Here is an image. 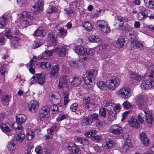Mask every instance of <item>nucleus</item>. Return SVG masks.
Listing matches in <instances>:
<instances>
[{
	"instance_id": "obj_1",
	"label": "nucleus",
	"mask_w": 154,
	"mask_h": 154,
	"mask_svg": "<svg viewBox=\"0 0 154 154\" xmlns=\"http://www.w3.org/2000/svg\"><path fill=\"white\" fill-rule=\"evenodd\" d=\"M97 74V71L93 69H90L84 72L83 78L84 81V87L86 88H91L94 84L95 77Z\"/></svg>"
},
{
	"instance_id": "obj_2",
	"label": "nucleus",
	"mask_w": 154,
	"mask_h": 154,
	"mask_svg": "<svg viewBox=\"0 0 154 154\" xmlns=\"http://www.w3.org/2000/svg\"><path fill=\"white\" fill-rule=\"evenodd\" d=\"M70 48L69 46L66 45L63 46H58L52 50L45 51V54L46 55L49 56H51L53 52H55L60 57H63L66 55Z\"/></svg>"
},
{
	"instance_id": "obj_3",
	"label": "nucleus",
	"mask_w": 154,
	"mask_h": 154,
	"mask_svg": "<svg viewBox=\"0 0 154 154\" xmlns=\"http://www.w3.org/2000/svg\"><path fill=\"white\" fill-rule=\"evenodd\" d=\"M21 17L23 19L20 23V25L22 28L27 27L33 24V17L30 12L23 11L20 14Z\"/></svg>"
},
{
	"instance_id": "obj_4",
	"label": "nucleus",
	"mask_w": 154,
	"mask_h": 154,
	"mask_svg": "<svg viewBox=\"0 0 154 154\" xmlns=\"http://www.w3.org/2000/svg\"><path fill=\"white\" fill-rule=\"evenodd\" d=\"M75 52L81 56L82 59L85 60L87 58V55L92 54L91 50L87 49L81 46H79L75 49Z\"/></svg>"
},
{
	"instance_id": "obj_5",
	"label": "nucleus",
	"mask_w": 154,
	"mask_h": 154,
	"mask_svg": "<svg viewBox=\"0 0 154 154\" xmlns=\"http://www.w3.org/2000/svg\"><path fill=\"white\" fill-rule=\"evenodd\" d=\"M148 76L151 79L149 78L141 84L140 86L143 90L147 89L154 86V71H151Z\"/></svg>"
},
{
	"instance_id": "obj_6",
	"label": "nucleus",
	"mask_w": 154,
	"mask_h": 154,
	"mask_svg": "<svg viewBox=\"0 0 154 154\" xmlns=\"http://www.w3.org/2000/svg\"><path fill=\"white\" fill-rule=\"evenodd\" d=\"M106 81L108 89L112 90L115 89L119 85V80L115 76H109Z\"/></svg>"
},
{
	"instance_id": "obj_7",
	"label": "nucleus",
	"mask_w": 154,
	"mask_h": 154,
	"mask_svg": "<svg viewBox=\"0 0 154 154\" xmlns=\"http://www.w3.org/2000/svg\"><path fill=\"white\" fill-rule=\"evenodd\" d=\"M30 84H33L37 82L43 85L45 81V75L42 73L35 74L31 79Z\"/></svg>"
},
{
	"instance_id": "obj_8",
	"label": "nucleus",
	"mask_w": 154,
	"mask_h": 154,
	"mask_svg": "<svg viewBox=\"0 0 154 154\" xmlns=\"http://www.w3.org/2000/svg\"><path fill=\"white\" fill-rule=\"evenodd\" d=\"M118 94L121 97L125 99L130 97L131 95L130 89L127 88H123L120 89Z\"/></svg>"
},
{
	"instance_id": "obj_9",
	"label": "nucleus",
	"mask_w": 154,
	"mask_h": 154,
	"mask_svg": "<svg viewBox=\"0 0 154 154\" xmlns=\"http://www.w3.org/2000/svg\"><path fill=\"white\" fill-rule=\"evenodd\" d=\"M69 76L66 75L59 76V87L60 88L66 86V85L69 82Z\"/></svg>"
},
{
	"instance_id": "obj_10",
	"label": "nucleus",
	"mask_w": 154,
	"mask_h": 154,
	"mask_svg": "<svg viewBox=\"0 0 154 154\" xmlns=\"http://www.w3.org/2000/svg\"><path fill=\"white\" fill-rule=\"evenodd\" d=\"M135 103L138 108L142 109L145 104V97L141 95H138L135 98Z\"/></svg>"
},
{
	"instance_id": "obj_11",
	"label": "nucleus",
	"mask_w": 154,
	"mask_h": 154,
	"mask_svg": "<svg viewBox=\"0 0 154 154\" xmlns=\"http://www.w3.org/2000/svg\"><path fill=\"white\" fill-rule=\"evenodd\" d=\"M58 129V125L54 124L52 126L47 130L48 134L45 136L46 139L52 138L53 137L52 133L57 131Z\"/></svg>"
},
{
	"instance_id": "obj_12",
	"label": "nucleus",
	"mask_w": 154,
	"mask_h": 154,
	"mask_svg": "<svg viewBox=\"0 0 154 154\" xmlns=\"http://www.w3.org/2000/svg\"><path fill=\"white\" fill-rule=\"evenodd\" d=\"M67 149L73 154H81V152L79 147L75 144H69L67 146Z\"/></svg>"
},
{
	"instance_id": "obj_13",
	"label": "nucleus",
	"mask_w": 154,
	"mask_h": 154,
	"mask_svg": "<svg viewBox=\"0 0 154 154\" xmlns=\"http://www.w3.org/2000/svg\"><path fill=\"white\" fill-rule=\"evenodd\" d=\"M44 5L43 1L38 0L35 5L33 6L32 8H33V10L35 12V13H36L37 12L43 9Z\"/></svg>"
},
{
	"instance_id": "obj_14",
	"label": "nucleus",
	"mask_w": 154,
	"mask_h": 154,
	"mask_svg": "<svg viewBox=\"0 0 154 154\" xmlns=\"http://www.w3.org/2000/svg\"><path fill=\"white\" fill-rule=\"evenodd\" d=\"M44 32L45 31L42 28H39L35 31L34 36L37 40H42L45 35V33Z\"/></svg>"
},
{
	"instance_id": "obj_15",
	"label": "nucleus",
	"mask_w": 154,
	"mask_h": 154,
	"mask_svg": "<svg viewBox=\"0 0 154 154\" xmlns=\"http://www.w3.org/2000/svg\"><path fill=\"white\" fill-rule=\"evenodd\" d=\"M37 60V58L35 56H34L33 58L30 61V63L27 65V67L29 69L30 72L32 74L35 73V70L33 67Z\"/></svg>"
},
{
	"instance_id": "obj_16",
	"label": "nucleus",
	"mask_w": 154,
	"mask_h": 154,
	"mask_svg": "<svg viewBox=\"0 0 154 154\" xmlns=\"http://www.w3.org/2000/svg\"><path fill=\"white\" fill-rule=\"evenodd\" d=\"M82 58L79 60H70L69 61V64L72 66L78 68L83 66L84 62Z\"/></svg>"
},
{
	"instance_id": "obj_17",
	"label": "nucleus",
	"mask_w": 154,
	"mask_h": 154,
	"mask_svg": "<svg viewBox=\"0 0 154 154\" xmlns=\"http://www.w3.org/2000/svg\"><path fill=\"white\" fill-rule=\"evenodd\" d=\"M59 70V66L57 65H55L49 72L50 77L51 78H54L55 77L57 78L58 76V72Z\"/></svg>"
},
{
	"instance_id": "obj_18",
	"label": "nucleus",
	"mask_w": 154,
	"mask_h": 154,
	"mask_svg": "<svg viewBox=\"0 0 154 154\" xmlns=\"http://www.w3.org/2000/svg\"><path fill=\"white\" fill-rule=\"evenodd\" d=\"M125 40L124 37L119 38L116 41H114L112 42L113 46L117 48H122L124 45Z\"/></svg>"
},
{
	"instance_id": "obj_19",
	"label": "nucleus",
	"mask_w": 154,
	"mask_h": 154,
	"mask_svg": "<svg viewBox=\"0 0 154 154\" xmlns=\"http://www.w3.org/2000/svg\"><path fill=\"white\" fill-rule=\"evenodd\" d=\"M129 125L134 128H137L140 127V124L137 119L134 117H130L128 119Z\"/></svg>"
},
{
	"instance_id": "obj_20",
	"label": "nucleus",
	"mask_w": 154,
	"mask_h": 154,
	"mask_svg": "<svg viewBox=\"0 0 154 154\" xmlns=\"http://www.w3.org/2000/svg\"><path fill=\"white\" fill-rule=\"evenodd\" d=\"M110 131L112 133L117 135H119L122 131V128L117 125H112Z\"/></svg>"
},
{
	"instance_id": "obj_21",
	"label": "nucleus",
	"mask_w": 154,
	"mask_h": 154,
	"mask_svg": "<svg viewBox=\"0 0 154 154\" xmlns=\"http://www.w3.org/2000/svg\"><path fill=\"white\" fill-rule=\"evenodd\" d=\"M20 123L17 121L14 122L12 126L13 129L18 133H22L23 131V127Z\"/></svg>"
},
{
	"instance_id": "obj_22",
	"label": "nucleus",
	"mask_w": 154,
	"mask_h": 154,
	"mask_svg": "<svg viewBox=\"0 0 154 154\" xmlns=\"http://www.w3.org/2000/svg\"><path fill=\"white\" fill-rule=\"evenodd\" d=\"M140 137L142 143L146 146H148L149 143V140L146 137L145 133L141 132L140 134Z\"/></svg>"
},
{
	"instance_id": "obj_23",
	"label": "nucleus",
	"mask_w": 154,
	"mask_h": 154,
	"mask_svg": "<svg viewBox=\"0 0 154 154\" xmlns=\"http://www.w3.org/2000/svg\"><path fill=\"white\" fill-rule=\"evenodd\" d=\"M48 115L45 114L40 112L38 117V119L40 121H42L43 125H41V126L42 128H44L46 126L45 121L47 119Z\"/></svg>"
},
{
	"instance_id": "obj_24",
	"label": "nucleus",
	"mask_w": 154,
	"mask_h": 154,
	"mask_svg": "<svg viewBox=\"0 0 154 154\" xmlns=\"http://www.w3.org/2000/svg\"><path fill=\"white\" fill-rule=\"evenodd\" d=\"M144 113L146 116V122L148 125H151L152 121V117L151 113L149 111H144Z\"/></svg>"
},
{
	"instance_id": "obj_25",
	"label": "nucleus",
	"mask_w": 154,
	"mask_h": 154,
	"mask_svg": "<svg viewBox=\"0 0 154 154\" xmlns=\"http://www.w3.org/2000/svg\"><path fill=\"white\" fill-rule=\"evenodd\" d=\"M8 18L6 16L3 15L0 18V28H3L6 26L7 24Z\"/></svg>"
},
{
	"instance_id": "obj_26",
	"label": "nucleus",
	"mask_w": 154,
	"mask_h": 154,
	"mask_svg": "<svg viewBox=\"0 0 154 154\" xmlns=\"http://www.w3.org/2000/svg\"><path fill=\"white\" fill-rule=\"evenodd\" d=\"M26 119V116L22 114H18L16 116L17 121L20 123L24 122Z\"/></svg>"
},
{
	"instance_id": "obj_27",
	"label": "nucleus",
	"mask_w": 154,
	"mask_h": 154,
	"mask_svg": "<svg viewBox=\"0 0 154 154\" xmlns=\"http://www.w3.org/2000/svg\"><path fill=\"white\" fill-rule=\"evenodd\" d=\"M38 108V105L36 101H33L29 106V110L32 112H34Z\"/></svg>"
},
{
	"instance_id": "obj_28",
	"label": "nucleus",
	"mask_w": 154,
	"mask_h": 154,
	"mask_svg": "<svg viewBox=\"0 0 154 154\" xmlns=\"http://www.w3.org/2000/svg\"><path fill=\"white\" fill-rule=\"evenodd\" d=\"M51 97L52 101L56 104L60 103V96L59 94L57 93L56 95L52 94L51 95Z\"/></svg>"
},
{
	"instance_id": "obj_29",
	"label": "nucleus",
	"mask_w": 154,
	"mask_h": 154,
	"mask_svg": "<svg viewBox=\"0 0 154 154\" xmlns=\"http://www.w3.org/2000/svg\"><path fill=\"white\" fill-rule=\"evenodd\" d=\"M76 140L78 142L83 145H88L89 143L88 140L84 137H77Z\"/></svg>"
},
{
	"instance_id": "obj_30",
	"label": "nucleus",
	"mask_w": 154,
	"mask_h": 154,
	"mask_svg": "<svg viewBox=\"0 0 154 154\" xmlns=\"http://www.w3.org/2000/svg\"><path fill=\"white\" fill-rule=\"evenodd\" d=\"M131 77L132 79H134L138 81H140L143 79V76L138 75L137 73L132 72L131 74Z\"/></svg>"
},
{
	"instance_id": "obj_31",
	"label": "nucleus",
	"mask_w": 154,
	"mask_h": 154,
	"mask_svg": "<svg viewBox=\"0 0 154 154\" xmlns=\"http://www.w3.org/2000/svg\"><path fill=\"white\" fill-rule=\"evenodd\" d=\"M146 6L149 8H154V0H144Z\"/></svg>"
},
{
	"instance_id": "obj_32",
	"label": "nucleus",
	"mask_w": 154,
	"mask_h": 154,
	"mask_svg": "<svg viewBox=\"0 0 154 154\" xmlns=\"http://www.w3.org/2000/svg\"><path fill=\"white\" fill-rule=\"evenodd\" d=\"M81 83V78L75 77L73 78L72 81L71 82V84L72 85L77 86L79 85Z\"/></svg>"
},
{
	"instance_id": "obj_33",
	"label": "nucleus",
	"mask_w": 154,
	"mask_h": 154,
	"mask_svg": "<svg viewBox=\"0 0 154 154\" xmlns=\"http://www.w3.org/2000/svg\"><path fill=\"white\" fill-rule=\"evenodd\" d=\"M51 63L48 62H42L40 63V67L42 69H48L51 67Z\"/></svg>"
},
{
	"instance_id": "obj_34",
	"label": "nucleus",
	"mask_w": 154,
	"mask_h": 154,
	"mask_svg": "<svg viewBox=\"0 0 154 154\" xmlns=\"http://www.w3.org/2000/svg\"><path fill=\"white\" fill-rule=\"evenodd\" d=\"M25 135L23 134H19L15 135L14 137V140L16 141L22 142L25 137Z\"/></svg>"
},
{
	"instance_id": "obj_35",
	"label": "nucleus",
	"mask_w": 154,
	"mask_h": 154,
	"mask_svg": "<svg viewBox=\"0 0 154 154\" xmlns=\"http://www.w3.org/2000/svg\"><path fill=\"white\" fill-rule=\"evenodd\" d=\"M145 115L142 113H139L137 116L138 121L141 124H145V121L144 119L145 118Z\"/></svg>"
},
{
	"instance_id": "obj_36",
	"label": "nucleus",
	"mask_w": 154,
	"mask_h": 154,
	"mask_svg": "<svg viewBox=\"0 0 154 154\" xmlns=\"http://www.w3.org/2000/svg\"><path fill=\"white\" fill-rule=\"evenodd\" d=\"M69 93L67 91H63V96L64 100V105H66L69 101L68 99Z\"/></svg>"
},
{
	"instance_id": "obj_37",
	"label": "nucleus",
	"mask_w": 154,
	"mask_h": 154,
	"mask_svg": "<svg viewBox=\"0 0 154 154\" xmlns=\"http://www.w3.org/2000/svg\"><path fill=\"white\" fill-rule=\"evenodd\" d=\"M132 146V143H129L128 141L125 142L122 148L123 151L125 152L128 150L129 149L131 148Z\"/></svg>"
},
{
	"instance_id": "obj_38",
	"label": "nucleus",
	"mask_w": 154,
	"mask_h": 154,
	"mask_svg": "<svg viewBox=\"0 0 154 154\" xmlns=\"http://www.w3.org/2000/svg\"><path fill=\"white\" fill-rule=\"evenodd\" d=\"M108 118L111 120L113 121L116 119L117 117V113L116 110L115 112L111 111L108 113Z\"/></svg>"
},
{
	"instance_id": "obj_39",
	"label": "nucleus",
	"mask_w": 154,
	"mask_h": 154,
	"mask_svg": "<svg viewBox=\"0 0 154 154\" xmlns=\"http://www.w3.org/2000/svg\"><path fill=\"white\" fill-rule=\"evenodd\" d=\"M11 126L9 123L3 124L2 125V129L5 131L9 132L11 130Z\"/></svg>"
},
{
	"instance_id": "obj_40",
	"label": "nucleus",
	"mask_w": 154,
	"mask_h": 154,
	"mask_svg": "<svg viewBox=\"0 0 154 154\" xmlns=\"http://www.w3.org/2000/svg\"><path fill=\"white\" fill-rule=\"evenodd\" d=\"M15 144L13 141L10 142L8 144V149L11 152V153L12 154L14 152Z\"/></svg>"
},
{
	"instance_id": "obj_41",
	"label": "nucleus",
	"mask_w": 154,
	"mask_h": 154,
	"mask_svg": "<svg viewBox=\"0 0 154 154\" xmlns=\"http://www.w3.org/2000/svg\"><path fill=\"white\" fill-rule=\"evenodd\" d=\"M10 97L8 95H7L5 96L3 98L2 102L4 105H8L9 104V102L10 100Z\"/></svg>"
},
{
	"instance_id": "obj_42",
	"label": "nucleus",
	"mask_w": 154,
	"mask_h": 154,
	"mask_svg": "<svg viewBox=\"0 0 154 154\" xmlns=\"http://www.w3.org/2000/svg\"><path fill=\"white\" fill-rule=\"evenodd\" d=\"M83 26L86 30L91 31L92 29V26L90 23L89 22H86L82 24Z\"/></svg>"
},
{
	"instance_id": "obj_43",
	"label": "nucleus",
	"mask_w": 154,
	"mask_h": 154,
	"mask_svg": "<svg viewBox=\"0 0 154 154\" xmlns=\"http://www.w3.org/2000/svg\"><path fill=\"white\" fill-rule=\"evenodd\" d=\"M85 108L90 111H93L95 109L96 104L93 102L85 106Z\"/></svg>"
},
{
	"instance_id": "obj_44",
	"label": "nucleus",
	"mask_w": 154,
	"mask_h": 154,
	"mask_svg": "<svg viewBox=\"0 0 154 154\" xmlns=\"http://www.w3.org/2000/svg\"><path fill=\"white\" fill-rule=\"evenodd\" d=\"M93 122V120H92L89 116L85 117L83 122V124L85 125H90Z\"/></svg>"
},
{
	"instance_id": "obj_45",
	"label": "nucleus",
	"mask_w": 154,
	"mask_h": 154,
	"mask_svg": "<svg viewBox=\"0 0 154 154\" xmlns=\"http://www.w3.org/2000/svg\"><path fill=\"white\" fill-rule=\"evenodd\" d=\"M48 37L50 38L52 42H54L57 40V36L54 32L49 33L48 35Z\"/></svg>"
},
{
	"instance_id": "obj_46",
	"label": "nucleus",
	"mask_w": 154,
	"mask_h": 154,
	"mask_svg": "<svg viewBox=\"0 0 154 154\" xmlns=\"http://www.w3.org/2000/svg\"><path fill=\"white\" fill-rule=\"evenodd\" d=\"M100 29L103 32L105 33H109L110 31V27L107 23L100 28Z\"/></svg>"
},
{
	"instance_id": "obj_47",
	"label": "nucleus",
	"mask_w": 154,
	"mask_h": 154,
	"mask_svg": "<svg viewBox=\"0 0 154 154\" xmlns=\"http://www.w3.org/2000/svg\"><path fill=\"white\" fill-rule=\"evenodd\" d=\"M97 85L101 90H105L106 89V84L103 81H101L97 82Z\"/></svg>"
},
{
	"instance_id": "obj_48",
	"label": "nucleus",
	"mask_w": 154,
	"mask_h": 154,
	"mask_svg": "<svg viewBox=\"0 0 154 154\" xmlns=\"http://www.w3.org/2000/svg\"><path fill=\"white\" fill-rule=\"evenodd\" d=\"M57 11L56 8L54 6H50L47 8L46 12L47 13L51 14L54 13Z\"/></svg>"
},
{
	"instance_id": "obj_49",
	"label": "nucleus",
	"mask_w": 154,
	"mask_h": 154,
	"mask_svg": "<svg viewBox=\"0 0 154 154\" xmlns=\"http://www.w3.org/2000/svg\"><path fill=\"white\" fill-rule=\"evenodd\" d=\"M50 108L48 106H45L43 107L41 109L40 112L44 113L47 115H48L50 111Z\"/></svg>"
},
{
	"instance_id": "obj_50",
	"label": "nucleus",
	"mask_w": 154,
	"mask_h": 154,
	"mask_svg": "<svg viewBox=\"0 0 154 154\" xmlns=\"http://www.w3.org/2000/svg\"><path fill=\"white\" fill-rule=\"evenodd\" d=\"M89 40L91 42H99L100 39L97 36L92 35L89 38Z\"/></svg>"
},
{
	"instance_id": "obj_51",
	"label": "nucleus",
	"mask_w": 154,
	"mask_h": 154,
	"mask_svg": "<svg viewBox=\"0 0 154 154\" xmlns=\"http://www.w3.org/2000/svg\"><path fill=\"white\" fill-rule=\"evenodd\" d=\"M89 116L91 118L93 122L94 121L98 120L99 119L100 116L97 113H94L89 115Z\"/></svg>"
},
{
	"instance_id": "obj_52",
	"label": "nucleus",
	"mask_w": 154,
	"mask_h": 154,
	"mask_svg": "<svg viewBox=\"0 0 154 154\" xmlns=\"http://www.w3.org/2000/svg\"><path fill=\"white\" fill-rule=\"evenodd\" d=\"M122 105L124 108L125 109H130L132 107V104L127 101H125L122 104Z\"/></svg>"
},
{
	"instance_id": "obj_53",
	"label": "nucleus",
	"mask_w": 154,
	"mask_h": 154,
	"mask_svg": "<svg viewBox=\"0 0 154 154\" xmlns=\"http://www.w3.org/2000/svg\"><path fill=\"white\" fill-rule=\"evenodd\" d=\"M59 32L58 35L60 37H63L67 35V31L63 28H61L58 29Z\"/></svg>"
},
{
	"instance_id": "obj_54",
	"label": "nucleus",
	"mask_w": 154,
	"mask_h": 154,
	"mask_svg": "<svg viewBox=\"0 0 154 154\" xmlns=\"http://www.w3.org/2000/svg\"><path fill=\"white\" fill-rule=\"evenodd\" d=\"M84 105L85 106L92 103V99L90 97H83Z\"/></svg>"
},
{
	"instance_id": "obj_55",
	"label": "nucleus",
	"mask_w": 154,
	"mask_h": 154,
	"mask_svg": "<svg viewBox=\"0 0 154 154\" xmlns=\"http://www.w3.org/2000/svg\"><path fill=\"white\" fill-rule=\"evenodd\" d=\"M96 131H91L90 132L85 133V135L86 137L90 138L91 136H94L96 135Z\"/></svg>"
},
{
	"instance_id": "obj_56",
	"label": "nucleus",
	"mask_w": 154,
	"mask_h": 154,
	"mask_svg": "<svg viewBox=\"0 0 154 154\" xmlns=\"http://www.w3.org/2000/svg\"><path fill=\"white\" fill-rule=\"evenodd\" d=\"M78 106V104L77 103H74L72 104L70 106V109L73 112H75L77 109Z\"/></svg>"
},
{
	"instance_id": "obj_57",
	"label": "nucleus",
	"mask_w": 154,
	"mask_h": 154,
	"mask_svg": "<svg viewBox=\"0 0 154 154\" xmlns=\"http://www.w3.org/2000/svg\"><path fill=\"white\" fill-rule=\"evenodd\" d=\"M7 71L6 66L5 65H2L0 69V72L1 74L4 75Z\"/></svg>"
},
{
	"instance_id": "obj_58",
	"label": "nucleus",
	"mask_w": 154,
	"mask_h": 154,
	"mask_svg": "<svg viewBox=\"0 0 154 154\" xmlns=\"http://www.w3.org/2000/svg\"><path fill=\"white\" fill-rule=\"evenodd\" d=\"M100 115L103 117H105L106 116V111L104 108H101L99 110Z\"/></svg>"
},
{
	"instance_id": "obj_59",
	"label": "nucleus",
	"mask_w": 154,
	"mask_h": 154,
	"mask_svg": "<svg viewBox=\"0 0 154 154\" xmlns=\"http://www.w3.org/2000/svg\"><path fill=\"white\" fill-rule=\"evenodd\" d=\"M138 42L139 41L137 40L132 41L131 44V47L133 48L137 49Z\"/></svg>"
},
{
	"instance_id": "obj_60",
	"label": "nucleus",
	"mask_w": 154,
	"mask_h": 154,
	"mask_svg": "<svg viewBox=\"0 0 154 154\" xmlns=\"http://www.w3.org/2000/svg\"><path fill=\"white\" fill-rule=\"evenodd\" d=\"M113 144L112 141L108 140L106 142V144L105 146V148L106 149H110L112 147Z\"/></svg>"
},
{
	"instance_id": "obj_61",
	"label": "nucleus",
	"mask_w": 154,
	"mask_h": 154,
	"mask_svg": "<svg viewBox=\"0 0 154 154\" xmlns=\"http://www.w3.org/2000/svg\"><path fill=\"white\" fill-rule=\"evenodd\" d=\"M104 106L105 107H106V109L108 112H109L110 111H113L114 112H115V110L114 108V107L112 106V105H104Z\"/></svg>"
},
{
	"instance_id": "obj_62",
	"label": "nucleus",
	"mask_w": 154,
	"mask_h": 154,
	"mask_svg": "<svg viewBox=\"0 0 154 154\" xmlns=\"http://www.w3.org/2000/svg\"><path fill=\"white\" fill-rule=\"evenodd\" d=\"M11 32L10 29H9L6 30V36L9 39L12 38V35H11Z\"/></svg>"
},
{
	"instance_id": "obj_63",
	"label": "nucleus",
	"mask_w": 154,
	"mask_h": 154,
	"mask_svg": "<svg viewBox=\"0 0 154 154\" xmlns=\"http://www.w3.org/2000/svg\"><path fill=\"white\" fill-rule=\"evenodd\" d=\"M145 17L144 15L143 11H141L139 12L138 14V18L139 20H141Z\"/></svg>"
},
{
	"instance_id": "obj_64",
	"label": "nucleus",
	"mask_w": 154,
	"mask_h": 154,
	"mask_svg": "<svg viewBox=\"0 0 154 154\" xmlns=\"http://www.w3.org/2000/svg\"><path fill=\"white\" fill-rule=\"evenodd\" d=\"M106 23L103 20H99L97 22V25L100 28L102 26H104Z\"/></svg>"
}]
</instances>
